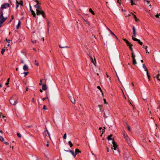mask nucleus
I'll use <instances>...</instances> for the list:
<instances>
[{
    "mask_svg": "<svg viewBox=\"0 0 160 160\" xmlns=\"http://www.w3.org/2000/svg\"><path fill=\"white\" fill-rule=\"evenodd\" d=\"M0 15V27L2 26L3 23L7 20V17L4 18L3 17V13L2 12H1Z\"/></svg>",
    "mask_w": 160,
    "mask_h": 160,
    "instance_id": "nucleus-1",
    "label": "nucleus"
},
{
    "mask_svg": "<svg viewBox=\"0 0 160 160\" xmlns=\"http://www.w3.org/2000/svg\"><path fill=\"white\" fill-rule=\"evenodd\" d=\"M36 13L38 15H41L43 18L45 17L44 12L42 10V9H36Z\"/></svg>",
    "mask_w": 160,
    "mask_h": 160,
    "instance_id": "nucleus-2",
    "label": "nucleus"
},
{
    "mask_svg": "<svg viewBox=\"0 0 160 160\" xmlns=\"http://www.w3.org/2000/svg\"><path fill=\"white\" fill-rule=\"evenodd\" d=\"M112 147L111 148L112 151L113 150H115L117 149H118V147L117 145L116 144V142L113 140L112 141Z\"/></svg>",
    "mask_w": 160,
    "mask_h": 160,
    "instance_id": "nucleus-3",
    "label": "nucleus"
},
{
    "mask_svg": "<svg viewBox=\"0 0 160 160\" xmlns=\"http://www.w3.org/2000/svg\"><path fill=\"white\" fill-rule=\"evenodd\" d=\"M124 160H131V158L129 156V152H127L124 154Z\"/></svg>",
    "mask_w": 160,
    "mask_h": 160,
    "instance_id": "nucleus-4",
    "label": "nucleus"
},
{
    "mask_svg": "<svg viewBox=\"0 0 160 160\" xmlns=\"http://www.w3.org/2000/svg\"><path fill=\"white\" fill-rule=\"evenodd\" d=\"M10 102L12 105H16L18 103L17 100L16 99L15 100H14L12 98H11L10 100Z\"/></svg>",
    "mask_w": 160,
    "mask_h": 160,
    "instance_id": "nucleus-5",
    "label": "nucleus"
},
{
    "mask_svg": "<svg viewBox=\"0 0 160 160\" xmlns=\"http://www.w3.org/2000/svg\"><path fill=\"white\" fill-rule=\"evenodd\" d=\"M9 4L8 3H5L3 4H2L1 7V9H6L7 8L9 7Z\"/></svg>",
    "mask_w": 160,
    "mask_h": 160,
    "instance_id": "nucleus-6",
    "label": "nucleus"
},
{
    "mask_svg": "<svg viewBox=\"0 0 160 160\" xmlns=\"http://www.w3.org/2000/svg\"><path fill=\"white\" fill-rule=\"evenodd\" d=\"M47 134L48 135L49 138H50V133H49L47 130V131H45L43 133V135L45 139H46V137L47 136Z\"/></svg>",
    "mask_w": 160,
    "mask_h": 160,
    "instance_id": "nucleus-7",
    "label": "nucleus"
},
{
    "mask_svg": "<svg viewBox=\"0 0 160 160\" xmlns=\"http://www.w3.org/2000/svg\"><path fill=\"white\" fill-rule=\"evenodd\" d=\"M89 57L90 58L91 62L95 66L96 65V62L95 58L94 57V58L91 57V56H89Z\"/></svg>",
    "mask_w": 160,
    "mask_h": 160,
    "instance_id": "nucleus-8",
    "label": "nucleus"
},
{
    "mask_svg": "<svg viewBox=\"0 0 160 160\" xmlns=\"http://www.w3.org/2000/svg\"><path fill=\"white\" fill-rule=\"evenodd\" d=\"M132 34L135 37L136 36V30L134 26L132 27Z\"/></svg>",
    "mask_w": 160,
    "mask_h": 160,
    "instance_id": "nucleus-9",
    "label": "nucleus"
},
{
    "mask_svg": "<svg viewBox=\"0 0 160 160\" xmlns=\"http://www.w3.org/2000/svg\"><path fill=\"white\" fill-rule=\"evenodd\" d=\"M23 69L24 71H27L28 69V67L26 64H25L23 67Z\"/></svg>",
    "mask_w": 160,
    "mask_h": 160,
    "instance_id": "nucleus-10",
    "label": "nucleus"
},
{
    "mask_svg": "<svg viewBox=\"0 0 160 160\" xmlns=\"http://www.w3.org/2000/svg\"><path fill=\"white\" fill-rule=\"evenodd\" d=\"M70 99L72 103L73 104H75V100L73 97L72 96H70Z\"/></svg>",
    "mask_w": 160,
    "mask_h": 160,
    "instance_id": "nucleus-11",
    "label": "nucleus"
},
{
    "mask_svg": "<svg viewBox=\"0 0 160 160\" xmlns=\"http://www.w3.org/2000/svg\"><path fill=\"white\" fill-rule=\"evenodd\" d=\"M65 151L67 152H70L74 158H75L76 157V154H75V153L73 152L72 151L70 150H65Z\"/></svg>",
    "mask_w": 160,
    "mask_h": 160,
    "instance_id": "nucleus-12",
    "label": "nucleus"
},
{
    "mask_svg": "<svg viewBox=\"0 0 160 160\" xmlns=\"http://www.w3.org/2000/svg\"><path fill=\"white\" fill-rule=\"evenodd\" d=\"M113 153L116 155H117L119 153V149H117L116 150H113Z\"/></svg>",
    "mask_w": 160,
    "mask_h": 160,
    "instance_id": "nucleus-13",
    "label": "nucleus"
},
{
    "mask_svg": "<svg viewBox=\"0 0 160 160\" xmlns=\"http://www.w3.org/2000/svg\"><path fill=\"white\" fill-rule=\"evenodd\" d=\"M128 46L129 47V48L130 49V50L132 52L133 49L132 47V44L130 43L129 42L128 43V44H127Z\"/></svg>",
    "mask_w": 160,
    "mask_h": 160,
    "instance_id": "nucleus-14",
    "label": "nucleus"
},
{
    "mask_svg": "<svg viewBox=\"0 0 160 160\" xmlns=\"http://www.w3.org/2000/svg\"><path fill=\"white\" fill-rule=\"evenodd\" d=\"M132 39L133 41H137L138 42V43L139 44L140 43V42H141L140 40L136 38H135L134 37H133L132 36Z\"/></svg>",
    "mask_w": 160,
    "mask_h": 160,
    "instance_id": "nucleus-15",
    "label": "nucleus"
},
{
    "mask_svg": "<svg viewBox=\"0 0 160 160\" xmlns=\"http://www.w3.org/2000/svg\"><path fill=\"white\" fill-rule=\"evenodd\" d=\"M132 39L133 41H137L138 42V43L139 44L140 43V42H141L140 40L136 38H135L134 37H133L132 36Z\"/></svg>",
    "mask_w": 160,
    "mask_h": 160,
    "instance_id": "nucleus-16",
    "label": "nucleus"
},
{
    "mask_svg": "<svg viewBox=\"0 0 160 160\" xmlns=\"http://www.w3.org/2000/svg\"><path fill=\"white\" fill-rule=\"evenodd\" d=\"M30 160H38V158L36 156H32Z\"/></svg>",
    "mask_w": 160,
    "mask_h": 160,
    "instance_id": "nucleus-17",
    "label": "nucleus"
},
{
    "mask_svg": "<svg viewBox=\"0 0 160 160\" xmlns=\"http://www.w3.org/2000/svg\"><path fill=\"white\" fill-rule=\"evenodd\" d=\"M34 7L37 8V9H39L41 8L39 5V3H37L36 5H34Z\"/></svg>",
    "mask_w": 160,
    "mask_h": 160,
    "instance_id": "nucleus-18",
    "label": "nucleus"
},
{
    "mask_svg": "<svg viewBox=\"0 0 160 160\" xmlns=\"http://www.w3.org/2000/svg\"><path fill=\"white\" fill-rule=\"evenodd\" d=\"M47 87L46 84H43L42 86V89L43 90H46L47 89Z\"/></svg>",
    "mask_w": 160,
    "mask_h": 160,
    "instance_id": "nucleus-19",
    "label": "nucleus"
},
{
    "mask_svg": "<svg viewBox=\"0 0 160 160\" xmlns=\"http://www.w3.org/2000/svg\"><path fill=\"white\" fill-rule=\"evenodd\" d=\"M112 134H110V135L108 136L107 138L108 140L109 141L110 140H112Z\"/></svg>",
    "mask_w": 160,
    "mask_h": 160,
    "instance_id": "nucleus-20",
    "label": "nucleus"
},
{
    "mask_svg": "<svg viewBox=\"0 0 160 160\" xmlns=\"http://www.w3.org/2000/svg\"><path fill=\"white\" fill-rule=\"evenodd\" d=\"M59 46L60 48H68V47L67 46H62V45H60V44L59 45Z\"/></svg>",
    "mask_w": 160,
    "mask_h": 160,
    "instance_id": "nucleus-21",
    "label": "nucleus"
},
{
    "mask_svg": "<svg viewBox=\"0 0 160 160\" xmlns=\"http://www.w3.org/2000/svg\"><path fill=\"white\" fill-rule=\"evenodd\" d=\"M123 137L124 138L127 140H128V137L127 135L125 133H124L123 134Z\"/></svg>",
    "mask_w": 160,
    "mask_h": 160,
    "instance_id": "nucleus-22",
    "label": "nucleus"
},
{
    "mask_svg": "<svg viewBox=\"0 0 160 160\" xmlns=\"http://www.w3.org/2000/svg\"><path fill=\"white\" fill-rule=\"evenodd\" d=\"M133 16V18L135 19V20L136 22H138L139 21V19L137 18L136 16L133 14V13H132Z\"/></svg>",
    "mask_w": 160,
    "mask_h": 160,
    "instance_id": "nucleus-23",
    "label": "nucleus"
},
{
    "mask_svg": "<svg viewBox=\"0 0 160 160\" xmlns=\"http://www.w3.org/2000/svg\"><path fill=\"white\" fill-rule=\"evenodd\" d=\"M108 31L110 32L113 35V36H114L115 38L118 39V38L117 37V36L115 35V34L110 29H108Z\"/></svg>",
    "mask_w": 160,
    "mask_h": 160,
    "instance_id": "nucleus-24",
    "label": "nucleus"
},
{
    "mask_svg": "<svg viewBox=\"0 0 160 160\" xmlns=\"http://www.w3.org/2000/svg\"><path fill=\"white\" fill-rule=\"evenodd\" d=\"M79 152H81V151H79L78 149H75V154H76V155Z\"/></svg>",
    "mask_w": 160,
    "mask_h": 160,
    "instance_id": "nucleus-25",
    "label": "nucleus"
},
{
    "mask_svg": "<svg viewBox=\"0 0 160 160\" xmlns=\"http://www.w3.org/2000/svg\"><path fill=\"white\" fill-rule=\"evenodd\" d=\"M147 47H148L147 46L143 45V48H144L145 49V50H146V53H149V52L148 51L147 49Z\"/></svg>",
    "mask_w": 160,
    "mask_h": 160,
    "instance_id": "nucleus-26",
    "label": "nucleus"
},
{
    "mask_svg": "<svg viewBox=\"0 0 160 160\" xmlns=\"http://www.w3.org/2000/svg\"><path fill=\"white\" fill-rule=\"evenodd\" d=\"M97 88H98V89H99V90H100V92H101V93H102V96H103V93L102 92V90H101V88L100 87V86H97Z\"/></svg>",
    "mask_w": 160,
    "mask_h": 160,
    "instance_id": "nucleus-27",
    "label": "nucleus"
},
{
    "mask_svg": "<svg viewBox=\"0 0 160 160\" xmlns=\"http://www.w3.org/2000/svg\"><path fill=\"white\" fill-rule=\"evenodd\" d=\"M142 67L144 69L145 71H146L147 72V71H148L147 68L145 66L144 64H142Z\"/></svg>",
    "mask_w": 160,
    "mask_h": 160,
    "instance_id": "nucleus-28",
    "label": "nucleus"
},
{
    "mask_svg": "<svg viewBox=\"0 0 160 160\" xmlns=\"http://www.w3.org/2000/svg\"><path fill=\"white\" fill-rule=\"evenodd\" d=\"M132 59H135V55L133 53V51L132 52Z\"/></svg>",
    "mask_w": 160,
    "mask_h": 160,
    "instance_id": "nucleus-29",
    "label": "nucleus"
},
{
    "mask_svg": "<svg viewBox=\"0 0 160 160\" xmlns=\"http://www.w3.org/2000/svg\"><path fill=\"white\" fill-rule=\"evenodd\" d=\"M32 14L33 15V17H36V14L34 11L33 10L31 11Z\"/></svg>",
    "mask_w": 160,
    "mask_h": 160,
    "instance_id": "nucleus-30",
    "label": "nucleus"
},
{
    "mask_svg": "<svg viewBox=\"0 0 160 160\" xmlns=\"http://www.w3.org/2000/svg\"><path fill=\"white\" fill-rule=\"evenodd\" d=\"M132 63L134 65H136L137 64V63L135 59H132Z\"/></svg>",
    "mask_w": 160,
    "mask_h": 160,
    "instance_id": "nucleus-31",
    "label": "nucleus"
},
{
    "mask_svg": "<svg viewBox=\"0 0 160 160\" xmlns=\"http://www.w3.org/2000/svg\"><path fill=\"white\" fill-rule=\"evenodd\" d=\"M160 76V74L158 73L156 77L157 79L158 80L160 81V79L159 78V76Z\"/></svg>",
    "mask_w": 160,
    "mask_h": 160,
    "instance_id": "nucleus-32",
    "label": "nucleus"
},
{
    "mask_svg": "<svg viewBox=\"0 0 160 160\" xmlns=\"http://www.w3.org/2000/svg\"><path fill=\"white\" fill-rule=\"evenodd\" d=\"M68 143L69 144V145L70 146V147H72L73 145V144L71 142V141H69L68 142Z\"/></svg>",
    "mask_w": 160,
    "mask_h": 160,
    "instance_id": "nucleus-33",
    "label": "nucleus"
},
{
    "mask_svg": "<svg viewBox=\"0 0 160 160\" xmlns=\"http://www.w3.org/2000/svg\"><path fill=\"white\" fill-rule=\"evenodd\" d=\"M21 24V22L20 21H19L18 22V25H17L16 26V28L17 29H18L19 27L20 26Z\"/></svg>",
    "mask_w": 160,
    "mask_h": 160,
    "instance_id": "nucleus-34",
    "label": "nucleus"
},
{
    "mask_svg": "<svg viewBox=\"0 0 160 160\" xmlns=\"http://www.w3.org/2000/svg\"><path fill=\"white\" fill-rule=\"evenodd\" d=\"M89 11L93 15H94V12L92 11V10L91 8H89Z\"/></svg>",
    "mask_w": 160,
    "mask_h": 160,
    "instance_id": "nucleus-35",
    "label": "nucleus"
},
{
    "mask_svg": "<svg viewBox=\"0 0 160 160\" xmlns=\"http://www.w3.org/2000/svg\"><path fill=\"white\" fill-rule=\"evenodd\" d=\"M35 64L37 66H38L39 64L38 62L36 60H35Z\"/></svg>",
    "mask_w": 160,
    "mask_h": 160,
    "instance_id": "nucleus-36",
    "label": "nucleus"
},
{
    "mask_svg": "<svg viewBox=\"0 0 160 160\" xmlns=\"http://www.w3.org/2000/svg\"><path fill=\"white\" fill-rule=\"evenodd\" d=\"M5 51V49L4 48H2V51H1V54L2 55H3L4 52Z\"/></svg>",
    "mask_w": 160,
    "mask_h": 160,
    "instance_id": "nucleus-37",
    "label": "nucleus"
},
{
    "mask_svg": "<svg viewBox=\"0 0 160 160\" xmlns=\"http://www.w3.org/2000/svg\"><path fill=\"white\" fill-rule=\"evenodd\" d=\"M63 138L64 139H66L67 138V134L66 133H65L63 135Z\"/></svg>",
    "mask_w": 160,
    "mask_h": 160,
    "instance_id": "nucleus-38",
    "label": "nucleus"
},
{
    "mask_svg": "<svg viewBox=\"0 0 160 160\" xmlns=\"http://www.w3.org/2000/svg\"><path fill=\"white\" fill-rule=\"evenodd\" d=\"M0 140L1 141H3L4 140L3 138L1 136H0Z\"/></svg>",
    "mask_w": 160,
    "mask_h": 160,
    "instance_id": "nucleus-39",
    "label": "nucleus"
},
{
    "mask_svg": "<svg viewBox=\"0 0 160 160\" xmlns=\"http://www.w3.org/2000/svg\"><path fill=\"white\" fill-rule=\"evenodd\" d=\"M123 40L126 42L127 44H128L129 42L126 39H123Z\"/></svg>",
    "mask_w": 160,
    "mask_h": 160,
    "instance_id": "nucleus-40",
    "label": "nucleus"
},
{
    "mask_svg": "<svg viewBox=\"0 0 160 160\" xmlns=\"http://www.w3.org/2000/svg\"><path fill=\"white\" fill-rule=\"evenodd\" d=\"M130 2L132 5H133L134 4H135L133 2V0H130Z\"/></svg>",
    "mask_w": 160,
    "mask_h": 160,
    "instance_id": "nucleus-41",
    "label": "nucleus"
},
{
    "mask_svg": "<svg viewBox=\"0 0 160 160\" xmlns=\"http://www.w3.org/2000/svg\"><path fill=\"white\" fill-rule=\"evenodd\" d=\"M2 117L3 118H4L5 117V116L2 115V113L0 112V117Z\"/></svg>",
    "mask_w": 160,
    "mask_h": 160,
    "instance_id": "nucleus-42",
    "label": "nucleus"
},
{
    "mask_svg": "<svg viewBox=\"0 0 160 160\" xmlns=\"http://www.w3.org/2000/svg\"><path fill=\"white\" fill-rule=\"evenodd\" d=\"M147 77H148V78L149 79V80H150V76L149 75L148 73V72L147 71Z\"/></svg>",
    "mask_w": 160,
    "mask_h": 160,
    "instance_id": "nucleus-43",
    "label": "nucleus"
},
{
    "mask_svg": "<svg viewBox=\"0 0 160 160\" xmlns=\"http://www.w3.org/2000/svg\"><path fill=\"white\" fill-rule=\"evenodd\" d=\"M28 72H24L23 73V74H24V77H26L28 74Z\"/></svg>",
    "mask_w": 160,
    "mask_h": 160,
    "instance_id": "nucleus-44",
    "label": "nucleus"
},
{
    "mask_svg": "<svg viewBox=\"0 0 160 160\" xmlns=\"http://www.w3.org/2000/svg\"><path fill=\"white\" fill-rule=\"evenodd\" d=\"M17 135L18 136V137L20 138L21 137V135L19 133H17Z\"/></svg>",
    "mask_w": 160,
    "mask_h": 160,
    "instance_id": "nucleus-45",
    "label": "nucleus"
},
{
    "mask_svg": "<svg viewBox=\"0 0 160 160\" xmlns=\"http://www.w3.org/2000/svg\"><path fill=\"white\" fill-rule=\"evenodd\" d=\"M160 15V13H159V14H157L156 15V17L157 18H158Z\"/></svg>",
    "mask_w": 160,
    "mask_h": 160,
    "instance_id": "nucleus-46",
    "label": "nucleus"
},
{
    "mask_svg": "<svg viewBox=\"0 0 160 160\" xmlns=\"http://www.w3.org/2000/svg\"><path fill=\"white\" fill-rule=\"evenodd\" d=\"M19 4L21 5L22 6V5H23V2H22V1L21 0L20 1V2H19Z\"/></svg>",
    "mask_w": 160,
    "mask_h": 160,
    "instance_id": "nucleus-47",
    "label": "nucleus"
},
{
    "mask_svg": "<svg viewBox=\"0 0 160 160\" xmlns=\"http://www.w3.org/2000/svg\"><path fill=\"white\" fill-rule=\"evenodd\" d=\"M32 42L33 43H35L36 42V40H32Z\"/></svg>",
    "mask_w": 160,
    "mask_h": 160,
    "instance_id": "nucleus-48",
    "label": "nucleus"
},
{
    "mask_svg": "<svg viewBox=\"0 0 160 160\" xmlns=\"http://www.w3.org/2000/svg\"><path fill=\"white\" fill-rule=\"evenodd\" d=\"M42 79H41L40 80V83H39V85H41L42 84Z\"/></svg>",
    "mask_w": 160,
    "mask_h": 160,
    "instance_id": "nucleus-49",
    "label": "nucleus"
},
{
    "mask_svg": "<svg viewBox=\"0 0 160 160\" xmlns=\"http://www.w3.org/2000/svg\"><path fill=\"white\" fill-rule=\"evenodd\" d=\"M6 41L8 43H9L10 42V39H6Z\"/></svg>",
    "mask_w": 160,
    "mask_h": 160,
    "instance_id": "nucleus-50",
    "label": "nucleus"
},
{
    "mask_svg": "<svg viewBox=\"0 0 160 160\" xmlns=\"http://www.w3.org/2000/svg\"><path fill=\"white\" fill-rule=\"evenodd\" d=\"M43 109L44 110H46V106L45 105H43Z\"/></svg>",
    "mask_w": 160,
    "mask_h": 160,
    "instance_id": "nucleus-51",
    "label": "nucleus"
},
{
    "mask_svg": "<svg viewBox=\"0 0 160 160\" xmlns=\"http://www.w3.org/2000/svg\"><path fill=\"white\" fill-rule=\"evenodd\" d=\"M127 128L128 131H130V128L129 126H127Z\"/></svg>",
    "mask_w": 160,
    "mask_h": 160,
    "instance_id": "nucleus-52",
    "label": "nucleus"
},
{
    "mask_svg": "<svg viewBox=\"0 0 160 160\" xmlns=\"http://www.w3.org/2000/svg\"><path fill=\"white\" fill-rule=\"evenodd\" d=\"M47 24H48V27L50 26V22L48 21Z\"/></svg>",
    "mask_w": 160,
    "mask_h": 160,
    "instance_id": "nucleus-53",
    "label": "nucleus"
},
{
    "mask_svg": "<svg viewBox=\"0 0 160 160\" xmlns=\"http://www.w3.org/2000/svg\"><path fill=\"white\" fill-rule=\"evenodd\" d=\"M157 127H158V126H157V125L156 124H155V126H154L155 128H156V129H157Z\"/></svg>",
    "mask_w": 160,
    "mask_h": 160,
    "instance_id": "nucleus-54",
    "label": "nucleus"
},
{
    "mask_svg": "<svg viewBox=\"0 0 160 160\" xmlns=\"http://www.w3.org/2000/svg\"><path fill=\"white\" fill-rule=\"evenodd\" d=\"M105 129V127H104V129H103L102 131V134H103V132H104L105 131L104 130V129Z\"/></svg>",
    "mask_w": 160,
    "mask_h": 160,
    "instance_id": "nucleus-55",
    "label": "nucleus"
},
{
    "mask_svg": "<svg viewBox=\"0 0 160 160\" xmlns=\"http://www.w3.org/2000/svg\"><path fill=\"white\" fill-rule=\"evenodd\" d=\"M21 63H24V61L22 59H21Z\"/></svg>",
    "mask_w": 160,
    "mask_h": 160,
    "instance_id": "nucleus-56",
    "label": "nucleus"
},
{
    "mask_svg": "<svg viewBox=\"0 0 160 160\" xmlns=\"http://www.w3.org/2000/svg\"><path fill=\"white\" fill-rule=\"evenodd\" d=\"M107 151L108 152H109V148L108 147L107 148Z\"/></svg>",
    "mask_w": 160,
    "mask_h": 160,
    "instance_id": "nucleus-57",
    "label": "nucleus"
},
{
    "mask_svg": "<svg viewBox=\"0 0 160 160\" xmlns=\"http://www.w3.org/2000/svg\"><path fill=\"white\" fill-rule=\"evenodd\" d=\"M35 2H37V3H39L38 2L37 0H35Z\"/></svg>",
    "mask_w": 160,
    "mask_h": 160,
    "instance_id": "nucleus-58",
    "label": "nucleus"
},
{
    "mask_svg": "<svg viewBox=\"0 0 160 160\" xmlns=\"http://www.w3.org/2000/svg\"><path fill=\"white\" fill-rule=\"evenodd\" d=\"M4 143L6 144H7V145H8L9 144L7 142H4Z\"/></svg>",
    "mask_w": 160,
    "mask_h": 160,
    "instance_id": "nucleus-59",
    "label": "nucleus"
},
{
    "mask_svg": "<svg viewBox=\"0 0 160 160\" xmlns=\"http://www.w3.org/2000/svg\"><path fill=\"white\" fill-rule=\"evenodd\" d=\"M29 7H30V10L31 11L32 10L31 9V5H29Z\"/></svg>",
    "mask_w": 160,
    "mask_h": 160,
    "instance_id": "nucleus-60",
    "label": "nucleus"
},
{
    "mask_svg": "<svg viewBox=\"0 0 160 160\" xmlns=\"http://www.w3.org/2000/svg\"><path fill=\"white\" fill-rule=\"evenodd\" d=\"M103 100H104V103H106V99H104Z\"/></svg>",
    "mask_w": 160,
    "mask_h": 160,
    "instance_id": "nucleus-61",
    "label": "nucleus"
},
{
    "mask_svg": "<svg viewBox=\"0 0 160 160\" xmlns=\"http://www.w3.org/2000/svg\"><path fill=\"white\" fill-rule=\"evenodd\" d=\"M47 144H46V146H47V147H48L49 146V144H48V142H47Z\"/></svg>",
    "mask_w": 160,
    "mask_h": 160,
    "instance_id": "nucleus-62",
    "label": "nucleus"
},
{
    "mask_svg": "<svg viewBox=\"0 0 160 160\" xmlns=\"http://www.w3.org/2000/svg\"><path fill=\"white\" fill-rule=\"evenodd\" d=\"M18 4V5H19V2H18V1H17V2H16V4Z\"/></svg>",
    "mask_w": 160,
    "mask_h": 160,
    "instance_id": "nucleus-63",
    "label": "nucleus"
},
{
    "mask_svg": "<svg viewBox=\"0 0 160 160\" xmlns=\"http://www.w3.org/2000/svg\"><path fill=\"white\" fill-rule=\"evenodd\" d=\"M9 84V82H7L6 83H5V85H8Z\"/></svg>",
    "mask_w": 160,
    "mask_h": 160,
    "instance_id": "nucleus-64",
    "label": "nucleus"
}]
</instances>
